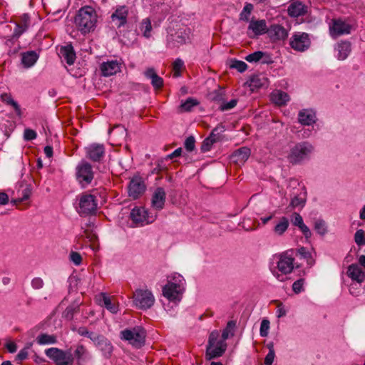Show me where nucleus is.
Returning a JSON list of instances; mask_svg holds the SVG:
<instances>
[{
	"label": "nucleus",
	"mask_w": 365,
	"mask_h": 365,
	"mask_svg": "<svg viewBox=\"0 0 365 365\" xmlns=\"http://www.w3.org/2000/svg\"><path fill=\"white\" fill-rule=\"evenodd\" d=\"M97 17L96 11L93 7L84 6L78 11L74 23L78 30L86 34L94 30Z\"/></svg>",
	"instance_id": "1"
},
{
	"label": "nucleus",
	"mask_w": 365,
	"mask_h": 365,
	"mask_svg": "<svg viewBox=\"0 0 365 365\" xmlns=\"http://www.w3.org/2000/svg\"><path fill=\"white\" fill-rule=\"evenodd\" d=\"M314 152V146L308 141L295 143L289 148L287 155V161L292 165H301L309 160Z\"/></svg>",
	"instance_id": "2"
},
{
	"label": "nucleus",
	"mask_w": 365,
	"mask_h": 365,
	"mask_svg": "<svg viewBox=\"0 0 365 365\" xmlns=\"http://www.w3.org/2000/svg\"><path fill=\"white\" fill-rule=\"evenodd\" d=\"M76 332L83 336L90 339L94 346L97 347L106 358H109L113 351V346L110 341L104 336L96 333L89 331L84 327H81L76 329Z\"/></svg>",
	"instance_id": "3"
},
{
	"label": "nucleus",
	"mask_w": 365,
	"mask_h": 365,
	"mask_svg": "<svg viewBox=\"0 0 365 365\" xmlns=\"http://www.w3.org/2000/svg\"><path fill=\"white\" fill-rule=\"evenodd\" d=\"M294 258L287 252L281 254L277 262V267L272 270V274L279 282L285 281L287 275L294 269Z\"/></svg>",
	"instance_id": "4"
},
{
	"label": "nucleus",
	"mask_w": 365,
	"mask_h": 365,
	"mask_svg": "<svg viewBox=\"0 0 365 365\" xmlns=\"http://www.w3.org/2000/svg\"><path fill=\"white\" fill-rule=\"evenodd\" d=\"M219 337L217 331H212L210 334L206 350V358L209 360L222 356L226 350V342L219 340Z\"/></svg>",
	"instance_id": "5"
},
{
	"label": "nucleus",
	"mask_w": 365,
	"mask_h": 365,
	"mask_svg": "<svg viewBox=\"0 0 365 365\" xmlns=\"http://www.w3.org/2000/svg\"><path fill=\"white\" fill-rule=\"evenodd\" d=\"M145 329L139 326L120 331V339L128 341L136 348H140L145 344Z\"/></svg>",
	"instance_id": "6"
},
{
	"label": "nucleus",
	"mask_w": 365,
	"mask_h": 365,
	"mask_svg": "<svg viewBox=\"0 0 365 365\" xmlns=\"http://www.w3.org/2000/svg\"><path fill=\"white\" fill-rule=\"evenodd\" d=\"M46 355L51 359L56 365H73L74 358L69 351L52 347L45 351Z\"/></svg>",
	"instance_id": "7"
},
{
	"label": "nucleus",
	"mask_w": 365,
	"mask_h": 365,
	"mask_svg": "<svg viewBox=\"0 0 365 365\" xmlns=\"http://www.w3.org/2000/svg\"><path fill=\"white\" fill-rule=\"evenodd\" d=\"M154 302L155 297L148 289H137L133 294V303L139 309H149L153 305Z\"/></svg>",
	"instance_id": "8"
},
{
	"label": "nucleus",
	"mask_w": 365,
	"mask_h": 365,
	"mask_svg": "<svg viewBox=\"0 0 365 365\" xmlns=\"http://www.w3.org/2000/svg\"><path fill=\"white\" fill-rule=\"evenodd\" d=\"M94 178V172L91 165L86 161H81L76 167V179L78 182L86 187L91 184Z\"/></svg>",
	"instance_id": "9"
},
{
	"label": "nucleus",
	"mask_w": 365,
	"mask_h": 365,
	"mask_svg": "<svg viewBox=\"0 0 365 365\" xmlns=\"http://www.w3.org/2000/svg\"><path fill=\"white\" fill-rule=\"evenodd\" d=\"M77 212L81 215L93 214L97 209L96 197L91 194H83L79 197Z\"/></svg>",
	"instance_id": "10"
},
{
	"label": "nucleus",
	"mask_w": 365,
	"mask_h": 365,
	"mask_svg": "<svg viewBox=\"0 0 365 365\" xmlns=\"http://www.w3.org/2000/svg\"><path fill=\"white\" fill-rule=\"evenodd\" d=\"M311 40L308 34L304 32H295L289 40V46L298 52H304L309 49Z\"/></svg>",
	"instance_id": "11"
},
{
	"label": "nucleus",
	"mask_w": 365,
	"mask_h": 365,
	"mask_svg": "<svg viewBox=\"0 0 365 365\" xmlns=\"http://www.w3.org/2000/svg\"><path fill=\"white\" fill-rule=\"evenodd\" d=\"M190 29L182 27L178 29L174 33H170L168 36V42L170 47H178L186 43L190 40Z\"/></svg>",
	"instance_id": "12"
},
{
	"label": "nucleus",
	"mask_w": 365,
	"mask_h": 365,
	"mask_svg": "<svg viewBox=\"0 0 365 365\" xmlns=\"http://www.w3.org/2000/svg\"><path fill=\"white\" fill-rule=\"evenodd\" d=\"M130 218L137 225H143L144 223L149 224L153 222L155 219V216H149L144 207H136L132 210Z\"/></svg>",
	"instance_id": "13"
},
{
	"label": "nucleus",
	"mask_w": 365,
	"mask_h": 365,
	"mask_svg": "<svg viewBox=\"0 0 365 365\" xmlns=\"http://www.w3.org/2000/svg\"><path fill=\"white\" fill-rule=\"evenodd\" d=\"M294 184H297L298 188L297 192H293L290 206L293 208H302L306 202L307 199V191L304 185H300L297 181L293 182Z\"/></svg>",
	"instance_id": "14"
},
{
	"label": "nucleus",
	"mask_w": 365,
	"mask_h": 365,
	"mask_svg": "<svg viewBox=\"0 0 365 365\" xmlns=\"http://www.w3.org/2000/svg\"><path fill=\"white\" fill-rule=\"evenodd\" d=\"M268 27L265 20H254L250 21L247 34L250 37L254 38L267 33Z\"/></svg>",
	"instance_id": "15"
},
{
	"label": "nucleus",
	"mask_w": 365,
	"mask_h": 365,
	"mask_svg": "<svg viewBox=\"0 0 365 365\" xmlns=\"http://www.w3.org/2000/svg\"><path fill=\"white\" fill-rule=\"evenodd\" d=\"M86 157L94 162H100L105 155L103 144L93 143L86 148Z\"/></svg>",
	"instance_id": "16"
},
{
	"label": "nucleus",
	"mask_w": 365,
	"mask_h": 365,
	"mask_svg": "<svg viewBox=\"0 0 365 365\" xmlns=\"http://www.w3.org/2000/svg\"><path fill=\"white\" fill-rule=\"evenodd\" d=\"M330 35L336 38L344 34H349L351 31V26L341 19H334L329 27Z\"/></svg>",
	"instance_id": "17"
},
{
	"label": "nucleus",
	"mask_w": 365,
	"mask_h": 365,
	"mask_svg": "<svg viewBox=\"0 0 365 365\" xmlns=\"http://www.w3.org/2000/svg\"><path fill=\"white\" fill-rule=\"evenodd\" d=\"M298 122L306 126H310L314 124L317 120L316 111L312 108H304L298 113Z\"/></svg>",
	"instance_id": "18"
},
{
	"label": "nucleus",
	"mask_w": 365,
	"mask_h": 365,
	"mask_svg": "<svg viewBox=\"0 0 365 365\" xmlns=\"http://www.w3.org/2000/svg\"><path fill=\"white\" fill-rule=\"evenodd\" d=\"M128 8L126 6H118L111 15V20L117 27L124 26L127 23Z\"/></svg>",
	"instance_id": "19"
},
{
	"label": "nucleus",
	"mask_w": 365,
	"mask_h": 365,
	"mask_svg": "<svg viewBox=\"0 0 365 365\" xmlns=\"http://www.w3.org/2000/svg\"><path fill=\"white\" fill-rule=\"evenodd\" d=\"M178 287L165 284L163 288V296L170 302H179L181 299L184 287Z\"/></svg>",
	"instance_id": "20"
},
{
	"label": "nucleus",
	"mask_w": 365,
	"mask_h": 365,
	"mask_svg": "<svg viewBox=\"0 0 365 365\" xmlns=\"http://www.w3.org/2000/svg\"><path fill=\"white\" fill-rule=\"evenodd\" d=\"M166 192L163 187H157L152 196L151 206L157 210H161L165 205Z\"/></svg>",
	"instance_id": "21"
},
{
	"label": "nucleus",
	"mask_w": 365,
	"mask_h": 365,
	"mask_svg": "<svg viewBox=\"0 0 365 365\" xmlns=\"http://www.w3.org/2000/svg\"><path fill=\"white\" fill-rule=\"evenodd\" d=\"M73 356L74 359H76L78 365H85V364L91 359V354L82 344L76 346Z\"/></svg>",
	"instance_id": "22"
},
{
	"label": "nucleus",
	"mask_w": 365,
	"mask_h": 365,
	"mask_svg": "<svg viewBox=\"0 0 365 365\" xmlns=\"http://www.w3.org/2000/svg\"><path fill=\"white\" fill-rule=\"evenodd\" d=\"M250 149L242 147L235 150L230 156V160L234 163L240 165L247 160L250 155Z\"/></svg>",
	"instance_id": "23"
},
{
	"label": "nucleus",
	"mask_w": 365,
	"mask_h": 365,
	"mask_svg": "<svg viewBox=\"0 0 365 365\" xmlns=\"http://www.w3.org/2000/svg\"><path fill=\"white\" fill-rule=\"evenodd\" d=\"M145 186L140 179H133L128 186L129 196L133 199L138 198L145 191Z\"/></svg>",
	"instance_id": "24"
},
{
	"label": "nucleus",
	"mask_w": 365,
	"mask_h": 365,
	"mask_svg": "<svg viewBox=\"0 0 365 365\" xmlns=\"http://www.w3.org/2000/svg\"><path fill=\"white\" fill-rule=\"evenodd\" d=\"M1 101L11 109L14 115L19 117L21 116L22 112L21 107L10 93H1Z\"/></svg>",
	"instance_id": "25"
},
{
	"label": "nucleus",
	"mask_w": 365,
	"mask_h": 365,
	"mask_svg": "<svg viewBox=\"0 0 365 365\" xmlns=\"http://www.w3.org/2000/svg\"><path fill=\"white\" fill-rule=\"evenodd\" d=\"M120 66L117 61H108L101 65V71L103 76H110L120 71Z\"/></svg>",
	"instance_id": "26"
},
{
	"label": "nucleus",
	"mask_w": 365,
	"mask_h": 365,
	"mask_svg": "<svg viewBox=\"0 0 365 365\" xmlns=\"http://www.w3.org/2000/svg\"><path fill=\"white\" fill-rule=\"evenodd\" d=\"M346 273L349 277L358 283H361L365 279V272L357 264L349 265Z\"/></svg>",
	"instance_id": "27"
},
{
	"label": "nucleus",
	"mask_w": 365,
	"mask_h": 365,
	"mask_svg": "<svg viewBox=\"0 0 365 365\" xmlns=\"http://www.w3.org/2000/svg\"><path fill=\"white\" fill-rule=\"evenodd\" d=\"M267 33L274 41L284 40L287 37V31L281 25L273 24L268 28Z\"/></svg>",
	"instance_id": "28"
},
{
	"label": "nucleus",
	"mask_w": 365,
	"mask_h": 365,
	"mask_svg": "<svg viewBox=\"0 0 365 365\" xmlns=\"http://www.w3.org/2000/svg\"><path fill=\"white\" fill-rule=\"evenodd\" d=\"M29 26V17L27 14H24L21 16V24H16L15 26V29H14V34L12 35V38H11V39L8 40L6 42V44H9V43H13L14 40V39L16 40L18 38V37L28 29Z\"/></svg>",
	"instance_id": "29"
},
{
	"label": "nucleus",
	"mask_w": 365,
	"mask_h": 365,
	"mask_svg": "<svg viewBox=\"0 0 365 365\" xmlns=\"http://www.w3.org/2000/svg\"><path fill=\"white\" fill-rule=\"evenodd\" d=\"M217 130H220V132L225 131V127L222 125H218L216 128H215L212 133H210V136L205 139L202 144L201 149L203 151H208L210 150L211 146L218 140V137L217 136V134L215 132L217 131Z\"/></svg>",
	"instance_id": "30"
},
{
	"label": "nucleus",
	"mask_w": 365,
	"mask_h": 365,
	"mask_svg": "<svg viewBox=\"0 0 365 365\" xmlns=\"http://www.w3.org/2000/svg\"><path fill=\"white\" fill-rule=\"evenodd\" d=\"M307 6L301 1H296L288 6V14L292 17H298L307 13Z\"/></svg>",
	"instance_id": "31"
},
{
	"label": "nucleus",
	"mask_w": 365,
	"mask_h": 365,
	"mask_svg": "<svg viewBox=\"0 0 365 365\" xmlns=\"http://www.w3.org/2000/svg\"><path fill=\"white\" fill-rule=\"evenodd\" d=\"M271 101L279 106H285L289 101V96L280 90L274 91L270 96Z\"/></svg>",
	"instance_id": "32"
},
{
	"label": "nucleus",
	"mask_w": 365,
	"mask_h": 365,
	"mask_svg": "<svg viewBox=\"0 0 365 365\" xmlns=\"http://www.w3.org/2000/svg\"><path fill=\"white\" fill-rule=\"evenodd\" d=\"M146 78L151 80V84L155 89H159L163 86V80L160 77L153 68H149L145 71Z\"/></svg>",
	"instance_id": "33"
},
{
	"label": "nucleus",
	"mask_w": 365,
	"mask_h": 365,
	"mask_svg": "<svg viewBox=\"0 0 365 365\" xmlns=\"http://www.w3.org/2000/svg\"><path fill=\"white\" fill-rule=\"evenodd\" d=\"M60 56L68 65L73 64L76 59V53L71 45L62 47L60 49Z\"/></svg>",
	"instance_id": "34"
},
{
	"label": "nucleus",
	"mask_w": 365,
	"mask_h": 365,
	"mask_svg": "<svg viewBox=\"0 0 365 365\" xmlns=\"http://www.w3.org/2000/svg\"><path fill=\"white\" fill-rule=\"evenodd\" d=\"M337 58L343 61L346 59L351 52V43L349 41H341L336 47Z\"/></svg>",
	"instance_id": "35"
},
{
	"label": "nucleus",
	"mask_w": 365,
	"mask_h": 365,
	"mask_svg": "<svg viewBox=\"0 0 365 365\" xmlns=\"http://www.w3.org/2000/svg\"><path fill=\"white\" fill-rule=\"evenodd\" d=\"M38 58V55L34 51H27L22 54L21 62L26 68L33 66Z\"/></svg>",
	"instance_id": "36"
},
{
	"label": "nucleus",
	"mask_w": 365,
	"mask_h": 365,
	"mask_svg": "<svg viewBox=\"0 0 365 365\" xmlns=\"http://www.w3.org/2000/svg\"><path fill=\"white\" fill-rule=\"evenodd\" d=\"M100 304L104 306L111 313H117L118 311V306L115 302H113L111 298L107 296L106 294L102 293L101 294V299H99Z\"/></svg>",
	"instance_id": "37"
},
{
	"label": "nucleus",
	"mask_w": 365,
	"mask_h": 365,
	"mask_svg": "<svg viewBox=\"0 0 365 365\" xmlns=\"http://www.w3.org/2000/svg\"><path fill=\"white\" fill-rule=\"evenodd\" d=\"M268 85L267 78L262 75H255L250 79V86L252 88H259L266 87Z\"/></svg>",
	"instance_id": "38"
},
{
	"label": "nucleus",
	"mask_w": 365,
	"mask_h": 365,
	"mask_svg": "<svg viewBox=\"0 0 365 365\" xmlns=\"http://www.w3.org/2000/svg\"><path fill=\"white\" fill-rule=\"evenodd\" d=\"M139 29L144 37L146 38H150L153 29L150 20L148 18L143 19L140 23Z\"/></svg>",
	"instance_id": "39"
},
{
	"label": "nucleus",
	"mask_w": 365,
	"mask_h": 365,
	"mask_svg": "<svg viewBox=\"0 0 365 365\" xmlns=\"http://www.w3.org/2000/svg\"><path fill=\"white\" fill-rule=\"evenodd\" d=\"M289 220L286 217L280 218L279 222L274 226V232L276 235H282L289 227Z\"/></svg>",
	"instance_id": "40"
},
{
	"label": "nucleus",
	"mask_w": 365,
	"mask_h": 365,
	"mask_svg": "<svg viewBox=\"0 0 365 365\" xmlns=\"http://www.w3.org/2000/svg\"><path fill=\"white\" fill-rule=\"evenodd\" d=\"M31 194V189L30 187L27 186L26 188H24L22 190L21 195L19 197L14 199L11 200V203L12 204V206H16V207L19 209H22L19 207V204L26 200H28Z\"/></svg>",
	"instance_id": "41"
},
{
	"label": "nucleus",
	"mask_w": 365,
	"mask_h": 365,
	"mask_svg": "<svg viewBox=\"0 0 365 365\" xmlns=\"http://www.w3.org/2000/svg\"><path fill=\"white\" fill-rule=\"evenodd\" d=\"M185 279L182 275L178 273H174L170 277L166 284L170 286H178V287H184Z\"/></svg>",
	"instance_id": "42"
},
{
	"label": "nucleus",
	"mask_w": 365,
	"mask_h": 365,
	"mask_svg": "<svg viewBox=\"0 0 365 365\" xmlns=\"http://www.w3.org/2000/svg\"><path fill=\"white\" fill-rule=\"evenodd\" d=\"M37 342L39 344H51L56 342V337L53 335L43 334L37 337Z\"/></svg>",
	"instance_id": "43"
},
{
	"label": "nucleus",
	"mask_w": 365,
	"mask_h": 365,
	"mask_svg": "<svg viewBox=\"0 0 365 365\" xmlns=\"http://www.w3.org/2000/svg\"><path fill=\"white\" fill-rule=\"evenodd\" d=\"M297 253L303 258L307 259V262L309 265H312L314 263V259L312 258V254L307 248L302 247L297 250Z\"/></svg>",
	"instance_id": "44"
},
{
	"label": "nucleus",
	"mask_w": 365,
	"mask_h": 365,
	"mask_svg": "<svg viewBox=\"0 0 365 365\" xmlns=\"http://www.w3.org/2000/svg\"><path fill=\"white\" fill-rule=\"evenodd\" d=\"M253 9V5L252 4H247L242 12L240 14V19L241 21H248L250 19V15Z\"/></svg>",
	"instance_id": "45"
},
{
	"label": "nucleus",
	"mask_w": 365,
	"mask_h": 365,
	"mask_svg": "<svg viewBox=\"0 0 365 365\" xmlns=\"http://www.w3.org/2000/svg\"><path fill=\"white\" fill-rule=\"evenodd\" d=\"M198 104V102L197 100L193 98H188L185 102L182 103L180 105V109L182 111H190L192 108L197 106Z\"/></svg>",
	"instance_id": "46"
},
{
	"label": "nucleus",
	"mask_w": 365,
	"mask_h": 365,
	"mask_svg": "<svg viewBox=\"0 0 365 365\" xmlns=\"http://www.w3.org/2000/svg\"><path fill=\"white\" fill-rule=\"evenodd\" d=\"M183 67H184V62L181 59L177 58L173 62V71H174L173 76L175 78L180 76V72H181L182 69L183 68Z\"/></svg>",
	"instance_id": "47"
},
{
	"label": "nucleus",
	"mask_w": 365,
	"mask_h": 365,
	"mask_svg": "<svg viewBox=\"0 0 365 365\" xmlns=\"http://www.w3.org/2000/svg\"><path fill=\"white\" fill-rule=\"evenodd\" d=\"M354 242L358 246L365 245L364 231L361 229L356 230L354 234Z\"/></svg>",
	"instance_id": "48"
},
{
	"label": "nucleus",
	"mask_w": 365,
	"mask_h": 365,
	"mask_svg": "<svg viewBox=\"0 0 365 365\" xmlns=\"http://www.w3.org/2000/svg\"><path fill=\"white\" fill-rule=\"evenodd\" d=\"M263 56V52L260 51H255L247 55L245 57V60L250 63H256L260 61V59Z\"/></svg>",
	"instance_id": "49"
},
{
	"label": "nucleus",
	"mask_w": 365,
	"mask_h": 365,
	"mask_svg": "<svg viewBox=\"0 0 365 365\" xmlns=\"http://www.w3.org/2000/svg\"><path fill=\"white\" fill-rule=\"evenodd\" d=\"M269 321L267 319H263L261 322L259 334L262 337H266L268 335L269 329Z\"/></svg>",
	"instance_id": "50"
},
{
	"label": "nucleus",
	"mask_w": 365,
	"mask_h": 365,
	"mask_svg": "<svg viewBox=\"0 0 365 365\" xmlns=\"http://www.w3.org/2000/svg\"><path fill=\"white\" fill-rule=\"evenodd\" d=\"M78 311V306H69L68 307L66 310L63 312V317L67 319L68 320H71L74 313L77 312Z\"/></svg>",
	"instance_id": "51"
},
{
	"label": "nucleus",
	"mask_w": 365,
	"mask_h": 365,
	"mask_svg": "<svg viewBox=\"0 0 365 365\" xmlns=\"http://www.w3.org/2000/svg\"><path fill=\"white\" fill-rule=\"evenodd\" d=\"M304 279H299L292 284V290L295 294H299L304 291Z\"/></svg>",
	"instance_id": "52"
},
{
	"label": "nucleus",
	"mask_w": 365,
	"mask_h": 365,
	"mask_svg": "<svg viewBox=\"0 0 365 365\" xmlns=\"http://www.w3.org/2000/svg\"><path fill=\"white\" fill-rule=\"evenodd\" d=\"M230 67L232 68H235L239 72L242 73L247 70V65L244 61L235 60L231 64Z\"/></svg>",
	"instance_id": "53"
},
{
	"label": "nucleus",
	"mask_w": 365,
	"mask_h": 365,
	"mask_svg": "<svg viewBox=\"0 0 365 365\" xmlns=\"http://www.w3.org/2000/svg\"><path fill=\"white\" fill-rule=\"evenodd\" d=\"M314 228L317 233L321 235H324L327 232L326 224L323 220H317L315 222Z\"/></svg>",
	"instance_id": "54"
},
{
	"label": "nucleus",
	"mask_w": 365,
	"mask_h": 365,
	"mask_svg": "<svg viewBox=\"0 0 365 365\" xmlns=\"http://www.w3.org/2000/svg\"><path fill=\"white\" fill-rule=\"evenodd\" d=\"M185 148L187 151H192L195 147V139L193 136H189L186 138L185 143Z\"/></svg>",
	"instance_id": "55"
},
{
	"label": "nucleus",
	"mask_w": 365,
	"mask_h": 365,
	"mask_svg": "<svg viewBox=\"0 0 365 365\" xmlns=\"http://www.w3.org/2000/svg\"><path fill=\"white\" fill-rule=\"evenodd\" d=\"M291 222L293 225L299 227L304 222L302 217L297 212H294L291 217Z\"/></svg>",
	"instance_id": "56"
},
{
	"label": "nucleus",
	"mask_w": 365,
	"mask_h": 365,
	"mask_svg": "<svg viewBox=\"0 0 365 365\" xmlns=\"http://www.w3.org/2000/svg\"><path fill=\"white\" fill-rule=\"evenodd\" d=\"M70 260L76 265H80L82 262L81 255L76 252H71L69 256Z\"/></svg>",
	"instance_id": "57"
},
{
	"label": "nucleus",
	"mask_w": 365,
	"mask_h": 365,
	"mask_svg": "<svg viewBox=\"0 0 365 365\" xmlns=\"http://www.w3.org/2000/svg\"><path fill=\"white\" fill-rule=\"evenodd\" d=\"M31 284L32 288L34 289H40L43 288L44 285L43 280L41 277H34L31 282Z\"/></svg>",
	"instance_id": "58"
},
{
	"label": "nucleus",
	"mask_w": 365,
	"mask_h": 365,
	"mask_svg": "<svg viewBox=\"0 0 365 365\" xmlns=\"http://www.w3.org/2000/svg\"><path fill=\"white\" fill-rule=\"evenodd\" d=\"M36 136H37V134L35 130L30 129V128L25 129L24 133V140H34L36 138Z\"/></svg>",
	"instance_id": "59"
},
{
	"label": "nucleus",
	"mask_w": 365,
	"mask_h": 365,
	"mask_svg": "<svg viewBox=\"0 0 365 365\" xmlns=\"http://www.w3.org/2000/svg\"><path fill=\"white\" fill-rule=\"evenodd\" d=\"M237 103V99H232L229 102H227V103H223L221 106H220V109L222 110H230L233 108H235L236 106Z\"/></svg>",
	"instance_id": "60"
},
{
	"label": "nucleus",
	"mask_w": 365,
	"mask_h": 365,
	"mask_svg": "<svg viewBox=\"0 0 365 365\" xmlns=\"http://www.w3.org/2000/svg\"><path fill=\"white\" fill-rule=\"evenodd\" d=\"M287 310L285 309L282 303H278L277 307V317L281 318L287 314Z\"/></svg>",
	"instance_id": "61"
},
{
	"label": "nucleus",
	"mask_w": 365,
	"mask_h": 365,
	"mask_svg": "<svg viewBox=\"0 0 365 365\" xmlns=\"http://www.w3.org/2000/svg\"><path fill=\"white\" fill-rule=\"evenodd\" d=\"M115 133H119L122 136H125L126 134V130L123 126L118 125L109 130L110 134H114Z\"/></svg>",
	"instance_id": "62"
},
{
	"label": "nucleus",
	"mask_w": 365,
	"mask_h": 365,
	"mask_svg": "<svg viewBox=\"0 0 365 365\" xmlns=\"http://www.w3.org/2000/svg\"><path fill=\"white\" fill-rule=\"evenodd\" d=\"M275 357L274 351H269L264 359V364L265 365H272Z\"/></svg>",
	"instance_id": "63"
},
{
	"label": "nucleus",
	"mask_w": 365,
	"mask_h": 365,
	"mask_svg": "<svg viewBox=\"0 0 365 365\" xmlns=\"http://www.w3.org/2000/svg\"><path fill=\"white\" fill-rule=\"evenodd\" d=\"M299 229L301 230V232L303 233V235L307 239L311 237L312 232L309 228L304 222L302 224V225L299 227Z\"/></svg>",
	"instance_id": "64"
}]
</instances>
